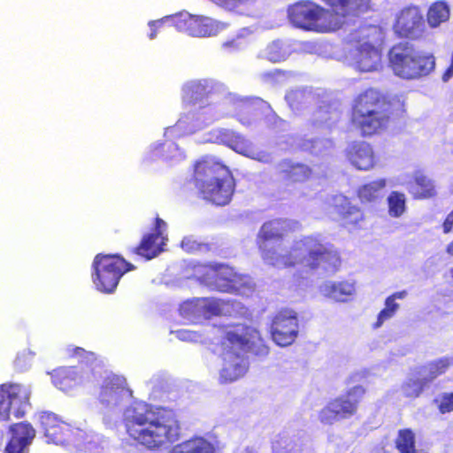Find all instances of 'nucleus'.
<instances>
[{"label":"nucleus","mask_w":453,"mask_h":453,"mask_svg":"<svg viewBox=\"0 0 453 453\" xmlns=\"http://www.w3.org/2000/svg\"><path fill=\"white\" fill-rule=\"evenodd\" d=\"M450 274H451V277L453 278V267L450 269Z\"/></svg>","instance_id":"nucleus-55"},{"label":"nucleus","mask_w":453,"mask_h":453,"mask_svg":"<svg viewBox=\"0 0 453 453\" xmlns=\"http://www.w3.org/2000/svg\"><path fill=\"white\" fill-rule=\"evenodd\" d=\"M365 388L357 385L344 394L331 399L319 411V419L322 424L333 425L334 422L348 419L357 412L359 403L365 395Z\"/></svg>","instance_id":"nucleus-10"},{"label":"nucleus","mask_w":453,"mask_h":453,"mask_svg":"<svg viewBox=\"0 0 453 453\" xmlns=\"http://www.w3.org/2000/svg\"><path fill=\"white\" fill-rule=\"evenodd\" d=\"M192 180L200 197L218 206L228 204L234 194L232 172L211 157H203L195 163Z\"/></svg>","instance_id":"nucleus-6"},{"label":"nucleus","mask_w":453,"mask_h":453,"mask_svg":"<svg viewBox=\"0 0 453 453\" xmlns=\"http://www.w3.org/2000/svg\"><path fill=\"white\" fill-rule=\"evenodd\" d=\"M165 222L160 218L157 217L155 219V225L151 233H158L162 235V231L165 228Z\"/></svg>","instance_id":"nucleus-45"},{"label":"nucleus","mask_w":453,"mask_h":453,"mask_svg":"<svg viewBox=\"0 0 453 453\" xmlns=\"http://www.w3.org/2000/svg\"><path fill=\"white\" fill-rule=\"evenodd\" d=\"M371 29H374V27H363V28H361L359 30V32H360V34H361V35L363 37H368L369 36L368 31L371 30Z\"/></svg>","instance_id":"nucleus-52"},{"label":"nucleus","mask_w":453,"mask_h":453,"mask_svg":"<svg viewBox=\"0 0 453 453\" xmlns=\"http://www.w3.org/2000/svg\"><path fill=\"white\" fill-rule=\"evenodd\" d=\"M337 213L339 215L342 225L348 228H358L360 223L364 221L365 217L363 211L356 205H352L348 200L338 206Z\"/></svg>","instance_id":"nucleus-25"},{"label":"nucleus","mask_w":453,"mask_h":453,"mask_svg":"<svg viewBox=\"0 0 453 453\" xmlns=\"http://www.w3.org/2000/svg\"><path fill=\"white\" fill-rule=\"evenodd\" d=\"M388 65L396 76L415 80L428 75L435 62L433 55L420 52L408 42H399L388 51Z\"/></svg>","instance_id":"nucleus-7"},{"label":"nucleus","mask_w":453,"mask_h":453,"mask_svg":"<svg viewBox=\"0 0 453 453\" xmlns=\"http://www.w3.org/2000/svg\"><path fill=\"white\" fill-rule=\"evenodd\" d=\"M287 53L282 44L279 42H271L266 48V58L273 62L278 63L286 59Z\"/></svg>","instance_id":"nucleus-36"},{"label":"nucleus","mask_w":453,"mask_h":453,"mask_svg":"<svg viewBox=\"0 0 453 453\" xmlns=\"http://www.w3.org/2000/svg\"><path fill=\"white\" fill-rule=\"evenodd\" d=\"M301 229L297 220L278 218L265 221L257 235V246L264 262L280 269L301 265L305 272H337L342 265L340 252L334 245L325 242L319 234L303 236L284 253L280 252V244L273 245Z\"/></svg>","instance_id":"nucleus-1"},{"label":"nucleus","mask_w":453,"mask_h":453,"mask_svg":"<svg viewBox=\"0 0 453 453\" xmlns=\"http://www.w3.org/2000/svg\"><path fill=\"white\" fill-rule=\"evenodd\" d=\"M99 363L94 366L85 365L80 370L77 367H60L53 371L51 374L52 383L61 390H68L78 382H94L100 377L96 369Z\"/></svg>","instance_id":"nucleus-14"},{"label":"nucleus","mask_w":453,"mask_h":453,"mask_svg":"<svg viewBox=\"0 0 453 453\" xmlns=\"http://www.w3.org/2000/svg\"><path fill=\"white\" fill-rule=\"evenodd\" d=\"M31 388L19 383L0 385V421H8L11 413L16 418H23L31 407Z\"/></svg>","instance_id":"nucleus-11"},{"label":"nucleus","mask_w":453,"mask_h":453,"mask_svg":"<svg viewBox=\"0 0 453 453\" xmlns=\"http://www.w3.org/2000/svg\"><path fill=\"white\" fill-rule=\"evenodd\" d=\"M164 245L163 235L158 233H148L142 236L139 244L131 250V252L146 260H150L163 251Z\"/></svg>","instance_id":"nucleus-23"},{"label":"nucleus","mask_w":453,"mask_h":453,"mask_svg":"<svg viewBox=\"0 0 453 453\" xmlns=\"http://www.w3.org/2000/svg\"><path fill=\"white\" fill-rule=\"evenodd\" d=\"M172 21L177 30L199 37L215 35L224 27L223 24L211 18L188 13H180Z\"/></svg>","instance_id":"nucleus-13"},{"label":"nucleus","mask_w":453,"mask_h":453,"mask_svg":"<svg viewBox=\"0 0 453 453\" xmlns=\"http://www.w3.org/2000/svg\"><path fill=\"white\" fill-rule=\"evenodd\" d=\"M446 252L449 256H453V240L446 246Z\"/></svg>","instance_id":"nucleus-54"},{"label":"nucleus","mask_w":453,"mask_h":453,"mask_svg":"<svg viewBox=\"0 0 453 453\" xmlns=\"http://www.w3.org/2000/svg\"><path fill=\"white\" fill-rule=\"evenodd\" d=\"M135 267L119 255L99 253L92 263V280L97 290L112 293L121 277Z\"/></svg>","instance_id":"nucleus-9"},{"label":"nucleus","mask_w":453,"mask_h":453,"mask_svg":"<svg viewBox=\"0 0 453 453\" xmlns=\"http://www.w3.org/2000/svg\"><path fill=\"white\" fill-rule=\"evenodd\" d=\"M452 73H453V51H452L451 58H450L449 66L448 67L444 76L445 75L450 76Z\"/></svg>","instance_id":"nucleus-50"},{"label":"nucleus","mask_w":453,"mask_h":453,"mask_svg":"<svg viewBox=\"0 0 453 453\" xmlns=\"http://www.w3.org/2000/svg\"><path fill=\"white\" fill-rule=\"evenodd\" d=\"M407 295V292L405 290H403V291H399V292H395L394 294H392L390 296L396 300V299H403Z\"/></svg>","instance_id":"nucleus-49"},{"label":"nucleus","mask_w":453,"mask_h":453,"mask_svg":"<svg viewBox=\"0 0 453 453\" xmlns=\"http://www.w3.org/2000/svg\"><path fill=\"white\" fill-rule=\"evenodd\" d=\"M453 229V210L446 216L442 223V231L449 234Z\"/></svg>","instance_id":"nucleus-42"},{"label":"nucleus","mask_w":453,"mask_h":453,"mask_svg":"<svg viewBox=\"0 0 453 453\" xmlns=\"http://www.w3.org/2000/svg\"><path fill=\"white\" fill-rule=\"evenodd\" d=\"M210 311L214 315L219 314V308L218 307V304H216V303H211L210 305Z\"/></svg>","instance_id":"nucleus-51"},{"label":"nucleus","mask_w":453,"mask_h":453,"mask_svg":"<svg viewBox=\"0 0 453 453\" xmlns=\"http://www.w3.org/2000/svg\"><path fill=\"white\" fill-rule=\"evenodd\" d=\"M385 307L388 308L392 312L395 313L399 308V304L395 303V299H393L391 296H388L385 301Z\"/></svg>","instance_id":"nucleus-46"},{"label":"nucleus","mask_w":453,"mask_h":453,"mask_svg":"<svg viewBox=\"0 0 453 453\" xmlns=\"http://www.w3.org/2000/svg\"><path fill=\"white\" fill-rule=\"evenodd\" d=\"M236 275L224 265L208 266L206 280L219 292L232 293L237 290Z\"/></svg>","instance_id":"nucleus-19"},{"label":"nucleus","mask_w":453,"mask_h":453,"mask_svg":"<svg viewBox=\"0 0 453 453\" xmlns=\"http://www.w3.org/2000/svg\"><path fill=\"white\" fill-rule=\"evenodd\" d=\"M329 8L302 0L290 4L287 13L290 24L306 32L329 33L338 30L346 19L371 10V0H322Z\"/></svg>","instance_id":"nucleus-2"},{"label":"nucleus","mask_w":453,"mask_h":453,"mask_svg":"<svg viewBox=\"0 0 453 453\" xmlns=\"http://www.w3.org/2000/svg\"><path fill=\"white\" fill-rule=\"evenodd\" d=\"M181 248L187 252H195L200 250L201 244L190 237H185L180 243Z\"/></svg>","instance_id":"nucleus-39"},{"label":"nucleus","mask_w":453,"mask_h":453,"mask_svg":"<svg viewBox=\"0 0 453 453\" xmlns=\"http://www.w3.org/2000/svg\"><path fill=\"white\" fill-rule=\"evenodd\" d=\"M38 421L48 443L73 449L75 453H83L90 449L91 440L87 433L65 423L56 413L49 411H40Z\"/></svg>","instance_id":"nucleus-8"},{"label":"nucleus","mask_w":453,"mask_h":453,"mask_svg":"<svg viewBox=\"0 0 453 453\" xmlns=\"http://www.w3.org/2000/svg\"><path fill=\"white\" fill-rule=\"evenodd\" d=\"M450 17V8L446 1L440 0L434 2L426 12V21L430 27H438L441 24L447 22Z\"/></svg>","instance_id":"nucleus-29"},{"label":"nucleus","mask_w":453,"mask_h":453,"mask_svg":"<svg viewBox=\"0 0 453 453\" xmlns=\"http://www.w3.org/2000/svg\"><path fill=\"white\" fill-rule=\"evenodd\" d=\"M395 315L388 308L382 309L377 317V321L374 324V327H380L386 320L389 319Z\"/></svg>","instance_id":"nucleus-40"},{"label":"nucleus","mask_w":453,"mask_h":453,"mask_svg":"<svg viewBox=\"0 0 453 453\" xmlns=\"http://www.w3.org/2000/svg\"><path fill=\"white\" fill-rule=\"evenodd\" d=\"M344 287H348V288H350V286H349L347 283H344V282H339L337 284H334L333 285V289L334 290H339L341 293L342 294H349L350 293V290L349 291H345L344 290Z\"/></svg>","instance_id":"nucleus-47"},{"label":"nucleus","mask_w":453,"mask_h":453,"mask_svg":"<svg viewBox=\"0 0 453 453\" xmlns=\"http://www.w3.org/2000/svg\"><path fill=\"white\" fill-rule=\"evenodd\" d=\"M360 39V36L357 39L359 43L351 57L352 65L360 73H370L379 70L381 65L380 51L369 42L361 43Z\"/></svg>","instance_id":"nucleus-16"},{"label":"nucleus","mask_w":453,"mask_h":453,"mask_svg":"<svg viewBox=\"0 0 453 453\" xmlns=\"http://www.w3.org/2000/svg\"><path fill=\"white\" fill-rule=\"evenodd\" d=\"M299 334L297 313L291 309L278 311L272 319L270 334L275 344L288 347L293 344Z\"/></svg>","instance_id":"nucleus-12"},{"label":"nucleus","mask_w":453,"mask_h":453,"mask_svg":"<svg viewBox=\"0 0 453 453\" xmlns=\"http://www.w3.org/2000/svg\"><path fill=\"white\" fill-rule=\"evenodd\" d=\"M429 382L425 377L416 375V368L411 376L408 378L401 386L403 395L409 399L419 397L427 388Z\"/></svg>","instance_id":"nucleus-31"},{"label":"nucleus","mask_w":453,"mask_h":453,"mask_svg":"<svg viewBox=\"0 0 453 453\" xmlns=\"http://www.w3.org/2000/svg\"><path fill=\"white\" fill-rule=\"evenodd\" d=\"M73 355H74V356H81V357H83V356L87 355L88 357L90 360H92L93 362H96L97 361V357L95 355V353H93V352H87L83 348H81V347L73 348Z\"/></svg>","instance_id":"nucleus-43"},{"label":"nucleus","mask_w":453,"mask_h":453,"mask_svg":"<svg viewBox=\"0 0 453 453\" xmlns=\"http://www.w3.org/2000/svg\"><path fill=\"white\" fill-rule=\"evenodd\" d=\"M163 20H152L149 22V27L150 28V34L149 35L150 39H154L157 35V30L163 25Z\"/></svg>","instance_id":"nucleus-44"},{"label":"nucleus","mask_w":453,"mask_h":453,"mask_svg":"<svg viewBox=\"0 0 453 453\" xmlns=\"http://www.w3.org/2000/svg\"><path fill=\"white\" fill-rule=\"evenodd\" d=\"M219 138L224 144L240 154L248 155L250 151V144L249 142L242 135L234 131L228 129L222 130L219 133Z\"/></svg>","instance_id":"nucleus-32"},{"label":"nucleus","mask_w":453,"mask_h":453,"mask_svg":"<svg viewBox=\"0 0 453 453\" xmlns=\"http://www.w3.org/2000/svg\"><path fill=\"white\" fill-rule=\"evenodd\" d=\"M394 444L399 453H428L416 449V434L411 428L399 429Z\"/></svg>","instance_id":"nucleus-30"},{"label":"nucleus","mask_w":453,"mask_h":453,"mask_svg":"<svg viewBox=\"0 0 453 453\" xmlns=\"http://www.w3.org/2000/svg\"><path fill=\"white\" fill-rule=\"evenodd\" d=\"M278 173L281 175L287 185L302 184L311 179L312 169L303 163L294 162L291 159H283L279 162Z\"/></svg>","instance_id":"nucleus-18"},{"label":"nucleus","mask_w":453,"mask_h":453,"mask_svg":"<svg viewBox=\"0 0 453 453\" xmlns=\"http://www.w3.org/2000/svg\"><path fill=\"white\" fill-rule=\"evenodd\" d=\"M10 431L12 435L5 448L7 453H23L35 437V430L28 422L13 424Z\"/></svg>","instance_id":"nucleus-20"},{"label":"nucleus","mask_w":453,"mask_h":453,"mask_svg":"<svg viewBox=\"0 0 453 453\" xmlns=\"http://www.w3.org/2000/svg\"><path fill=\"white\" fill-rule=\"evenodd\" d=\"M271 111L270 104L260 97L247 96L232 103L233 116L242 125H250L253 120L267 115Z\"/></svg>","instance_id":"nucleus-15"},{"label":"nucleus","mask_w":453,"mask_h":453,"mask_svg":"<svg viewBox=\"0 0 453 453\" xmlns=\"http://www.w3.org/2000/svg\"><path fill=\"white\" fill-rule=\"evenodd\" d=\"M238 46L239 45L236 42L235 39H233V40H230V41H226V42H223V44H222V47L225 48V49H237Z\"/></svg>","instance_id":"nucleus-48"},{"label":"nucleus","mask_w":453,"mask_h":453,"mask_svg":"<svg viewBox=\"0 0 453 453\" xmlns=\"http://www.w3.org/2000/svg\"><path fill=\"white\" fill-rule=\"evenodd\" d=\"M410 192L415 199H427L436 195L431 180L421 173H415L413 180L411 182Z\"/></svg>","instance_id":"nucleus-28"},{"label":"nucleus","mask_w":453,"mask_h":453,"mask_svg":"<svg viewBox=\"0 0 453 453\" xmlns=\"http://www.w3.org/2000/svg\"><path fill=\"white\" fill-rule=\"evenodd\" d=\"M127 390L125 378L111 375L104 379L99 393V400L104 404H118Z\"/></svg>","instance_id":"nucleus-22"},{"label":"nucleus","mask_w":453,"mask_h":453,"mask_svg":"<svg viewBox=\"0 0 453 453\" xmlns=\"http://www.w3.org/2000/svg\"><path fill=\"white\" fill-rule=\"evenodd\" d=\"M288 72L281 69H274L264 73V78L271 81H275L281 77H286Z\"/></svg>","instance_id":"nucleus-41"},{"label":"nucleus","mask_w":453,"mask_h":453,"mask_svg":"<svg viewBox=\"0 0 453 453\" xmlns=\"http://www.w3.org/2000/svg\"><path fill=\"white\" fill-rule=\"evenodd\" d=\"M257 159L260 162L267 163L270 161L269 156L266 154L259 155Z\"/></svg>","instance_id":"nucleus-53"},{"label":"nucleus","mask_w":453,"mask_h":453,"mask_svg":"<svg viewBox=\"0 0 453 453\" xmlns=\"http://www.w3.org/2000/svg\"><path fill=\"white\" fill-rule=\"evenodd\" d=\"M222 334L219 346L225 362L220 376L225 381H233L244 372L243 355L253 352L265 356L269 348L264 343L257 329L245 324L221 326Z\"/></svg>","instance_id":"nucleus-5"},{"label":"nucleus","mask_w":453,"mask_h":453,"mask_svg":"<svg viewBox=\"0 0 453 453\" xmlns=\"http://www.w3.org/2000/svg\"><path fill=\"white\" fill-rule=\"evenodd\" d=\"M214 446L203 437H193L172 448L168 453H214Z\"/></svg>","instance_id":"nucleus-26"},{"label":"nucleus","mask_w":453,"mask_h":453,"mask_svg":"<svg viewBox=\"0 0 453 453\" xmlns=\"http://www.w3.org/2000/svg\"><path fill=\"white\" fill-rule=\"evenodd\" d=\"M388 214L391 217L398 218L406 210V197L404 194L398 191H392L388 197Z\"/></svg>","instance_id":"nucleus-34"},{"label":"nucleus","mask_w":453,"mask_h":453,"mask_svg":"<svg viewBox=\"0 0 453 453\" xmlns=\"http://www.w3.org/2000/svg\"><path fill=\"white\" fill-rule=\"evenodd\" d=\"M403 106L400 98L369 88L353 100L349 121L362 136H372L385 131L391 119L403 111Z\"/></svg>","instance_id":"nucleus-4"},{"label":"nucleus","mask_w":453,"mask_h":453,"mask_svg":"<svg viewBox=\"0 0 453 453\" xmlns=\"http://www.w3.org/2000/svg\"><path fill=\"white\" fill-rule=\"evenodd\" d=\"M452 365V358L443 357L431 361L425 365L417 367L416 375H423L425 372H426L427 374L425 376V378L430 383L437 377L444 374Z\"/></svg>","instance_id":"nucleus-27"},{"label":"nucleus","mask_w":453,"mask_h":453,"mask_svg":"<svg viewBox=\"0 0 453 453\" xmlns=\"http://www.w3.org/2000/svg\"><path fill=\"white\" fill-rule=\"evenodd\" d=\"M423 25V15L418 7L409 6L397 15L394 25L395 32L401 37L415 38Z\"/></svg>","instance_id":"nucleus-17"},{"label":"nucleus","mask_w":453,"mask_h":453,"mask_svg":"<svg viewBox=\"0 0 453 453\" xmlns=\"http://www.w3.org/2000/svg\"><path fill=\"white\" fill-rule=\"evenodd\" d=\"M305 97V93L299 89L288 92L285 99L292 109H298Z\"/></svg>","instance_id":"nucleus-38"},{"label":"nucleus","mask_w":453,"mask_h":453,"mask_svg":"<svg viewBox=\"0 0 453 453\" xmlns=\"http://www.w3.org/2000/svg\"><path fill=\"white\" fill-rule=\"evenodd\" d=\"M126 432L136 445L157 450L180 439V426L174 413L162 407L134 408L124 419Z\"/></svg>","instance_id":"nucleus-3"},{"label":"nucleus","mask_w":453,"mask_h":453,"mask_svg":"<svg viewBox=\"0 0 453 453\" xmlns=\"http://www.w3.org/2000/svg\"><path fill=\"white\" fill-rule=\"evenodd\" d=\"M386 187L384 179L376 180L364 184L357 189V196L362 203H372L381 197V193Z\"/></svg>","instance_id":"nucleus-33"},{"label":"nucleus","mask_w":453,"mask_h":453,"mask_svg":"<svg viewBox=\"0 0 453 453\" xmlns=\"http://www.w3.org/2000/svg\"><path fill=\"white\" fill-rule=\"evenodd\" d=\"M350 163L358 170L367 171L374 167L376 158L372 146L365 142H355L347 150Z\"/></svg>","instance_id":"nucleus-21"},{"label":"nucleus","mask_w":453,"mask_h":453,"mask_svg":"<svg viewBox=\"0 0 453 453\" xmlns=\"http://www.w3.org/2000/svg\"><path fill=\"white\" fill-rule=\"evenodd\" d=\"M296 442L284 436L277 438L272 445L273 453H296Z\"/></svg>","instance_id":"nucleus-35"},{"label":"nucleus","mask_w":453,"mask_h":453,"mask_svg":"<svg viewBox=\"0 0 453 453\" xmlns=\"http://www.w3.org/2000/svg\"><path fill=\"white\" fill-rule=\"evenodd\" d=\"M441 414L453 411V392H445L440 395L439 400H434Z\"/></svg>","instance_id":"nucleus-37"},{"label":"nucleus","mask_w":453,"mask_h":453,"mask_svg":"<svg viewBox=\"0 0 453 453\" xmlns=\"http://www.w3.org/2000/svg\"><path fill=\"white\" fill-rule=\"evenodd\" d=\"M214 92V86L207 81H191L182 87V96L189 103L200 101Z\"/></svg>","instance_id":"nucleus-24"}]
</instances>
